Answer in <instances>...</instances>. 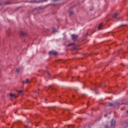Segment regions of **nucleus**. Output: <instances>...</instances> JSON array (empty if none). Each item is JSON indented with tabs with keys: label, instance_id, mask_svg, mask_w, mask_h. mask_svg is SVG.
I'll use <instances>...</instances> for the list:
<instances>
[{
	"label": "nucleus",
	"instance_id": "f257e3e1",
	"mask_svg": "<svg viewBox=\"0 0 128 128\" xmlns=\"http://www.w3.org/2000/svg\"><path fill=\"white\" fill-rule=\"evenodd\" d=\"M72 38V40H76L78 39V35H76L74 34H73L71 35Z\"/></svg>",
	"mask_w": 128,
	"mask_h": 128
},
{
	"label": "nucleus",
	"instance_id": "f03ea898",
	"mask_svg": "<svg viewBox=\"0 0 128 128\" xmlns=\"http://www.w3.org/2000/svg\"><path fill=\"white\" fill-rule=\"evenodd\" d=\"M48 0H32L30 2H46Z\"/></svg>",
	"mask_w": 128,
	"mask_h": 128
},
{
	"label": "nucleus",
	"instance_id": "7ed1b4c3",
	"mask_svg": "<svg viewBox=\"0 0 128 128\" xmlns=\"http://www.w3.org/2000/svg\"><path fill=\"white\" fill-rule=\"evenodd\" d=\"M116 126V120H112L111 122V126L112 128H114V126Z\"/></svg>",
	"mask_w": 128,
	"mask_h": 128
},
{
	"label": "nucleus",
	"instance_id": "20e7f679",
	"mask_svg": "<svg viewBox=\"0 0 128 128\" xmlns=\"http://www.w3.org/2000/svg\"><path fill=\"white\" fill-rule=\"evenodd\" d=\"M50 55L53 54L54 56H56L58 54V52L56 51H50L49 52Z\"/></svg>",
	"mask_w": 128,
	"mask_h": 128
},
{
	"label": "nucleus",
	"instance_id": "39448f33",
	"mask_svg": "<svg viewBox=\"0 0 128 128\" xmlns=\"http://www.w3.org/2000/svg\"><path fill=\"white\" fill-rule=\"evenodd\" d=\"M108 104L110 106H116V104H120L118 102H116V103H108Z\"/></svg>",
	"mask_w": 128,
	"mask_h": 128
},
{
	"label": "nucleus",
	"instance_id": "423d86ee",
	"mask_svg": "<svg viewBox=\"0 0 128 128\" xmlns=\"http://www.w3.org/2000/svg\"><path fill=\"white\" fill-rule=\"evenodd\" d=\"M119 14L118 12L115 13L112 16L113 18H115L116 20H118V16Z\"/></svg>",
	"mask_w": 128,
	"mask_h": 128
},
{
	"label": "nucleus",
	"instance_id": "0eeeda50",
	"mask_svg": "<svg viewBox=\"0 0 128 128\" xmlns=\"http://www.w3.org/2000/svg\"><path fill=\"white\" fill-rule=\"evenodd\" d=\"M10 96L13 98H18V96H16V94H14L12 93L10 94Z\"/></svg>",
	"mask_w": 128,
	"mask_h": 128
},
{
	"label": "nucleus",
	"instance_id": "6e6552de",
	"mask_svg": "<svg viewBox=\"0 0 128 128\" xmlns=\"http://www.w3.org/2000/svg\"><path fill=\"white\" fill-rule=\"evenodd\" d=\"M20 34H21V36H26V33L24 32L23 31H20Z\"/></svg>",
	"mask_w": 128,
	"mask_h": 128
},
{
	"label": "nucleus",
	"instance_id": "1a4fd4ad",
	"mask_svg": "<svg viewBox=\"0 0 128 128\" xmlns=\"http://www.w3.org/2000/svg\"><path fill=\"white\" fill-rule=\"evenodd\" d=\"M22 84H30V80H28V79H27L26 81H23Z\"/></svg>",
	"mask_w": 128,
	"mask_h": 128
},
{
	"label": "nucleus",
	"instance_id": "9d476101",
	"mask_svg": "<svg viewBox=\"0 0 128 128\" xmlns=\"http://www.w3.org/2000/svg\"><path fill=\"white\" fill-rule=\"evenodd\" d=\"M20 70H22V68H20L16 70L17 72H20Z\"/></svg>",
	"mask_w": 128,
	"mask_h": 128
},
{
	"label": "nucleus",
	"instance_id": "9b49d317",
	"mask_svg": "<svg viewBox=\"0 0 128 128\" xmlns=\"http://www.w3.org/2000/svg\"><path fill=\"white\" fill-rule=\"evenodd\" d=\"M102 24H101L99 25V26L98 28V30H102Z\"/></svg>",
	"mask_w": 128,
	"mask_h": 128
},
{
	"label": "nucleus",
	"instance_id": "f8f14e48",
	"mask_svg": "<svg viewBox=\"0 0 128 128\" xmlns=\"http://www.w3.org/2000/svg\"><path fill=\"white\" fill-rule=\"evenodd\" d=\"M76 46L75 43H70L68 45V46Z\"/></svg>",
	"mask_w": 128,
	"mask_h": 128
},
{
	"label": "nucleus",
	"instance_id": "ddd939ff",
	"mask_svg": "<svg viewBox=\"0 0 128 128\" xmlns=\"http://www.w3.org/2000/svg\"><path fill=\"white\" fill-rule=\"evenodd\" d=\"M17 92H18V94H24V92L22 90H17Z\"/></svg>",
	"mask_w": 128,
	"mask_h": 128
},
{
	"label": "nucleus",
	"instance_id": "4468645a",
	"mask_svg": "<svg viewBox=\"0 0 128 128\" xmlns=\"http://www.w3.org/2000/svg\"><path fill=\"white\" fill-rule=\"evenodd\" d=\"M70 16H72L74 14V12L72 11H70Z\"/></svg>",
	"mask_w": 128,
	"mask_h": 128
},
{
	"label": "nucleus",
	"instance_id": "2eb2a0df",
	"mask_svg": "<svg viewBox=\"0 0 128 128\" xmlns=\"http://www.w3.org/2000/svg\"><path fill=\"white\" fill-rule=\"evenodd\" d=\"M56 28H54L53 29V32H56Z\"/></svg>",
	"mask_w": 128,
	"mask_h": 128
},
{
	"label": "nucleus",
	"instance_id": "dca6fc26",
	"mask_svg": "<svg viewBox=\"0 0 128 128\" xmlns=\"http://www.w3.org/2000/svg\"><path fill=\"white\" fill-rule=\"evenodd\" d=\"M46 72H47V74H48V76H50V73L48 72V71H46Z\"/></svg>",
	"mask_w": 128,
	"mask_h": 128
},
{
	"label": "nucleus",
	"instance_id": "f3484780",
	"mask_svg": "<svg viewBox=\"0 0 128 128\" xmlns=\"http://www.w3.org/2000/svg\"><path fill=\"white\" fill-rule=\"evenodd\" d=\"M105 128H110V126H108L106 125V126H105Z\"/></svg>",
	"mask_w": 128,
	"mask_h": 128
},
{
	"label": "nucleus",
	"instance_id": "a211bd4d",
	"mask_svg": "<svg viewBox=\"0 0 128 128\" xmlns=\"http://www.w3.org/2000/svg\"><path fill=\"white\" fill-rule=\"evenodd\" d=\"M2 3L0 2V6H2Z\"/></svg>",
	"mask_w": 128,
	"mask_h": 128
},
{
	"label": "nucleus",
	"instance_id": "6ab92c4d",
	"mask_svg": "<svg viewBox=\"0 0 128 128\" xmlns=\"http://www.w3.org/2000/svg\"><path fill=\"white\" fill-rule=\"evenodd\" d=\"M34 92L36 93V92H38V91L36 90Z\"/></svg>",
	"mask_w": 128,
	"mask_h": 128
},
{
	"label": "nucleus",
	"instance_id": "aec40b11",
	"mask_svg": "<svg viewBox=\"0 0 128 128\" xmlns=\"http://www.w3.org/2000/svg\"><path fill=\"white\" fill-rule=\"evenodd\" d=\"M127 112H128V110H127Z\"/></svg>",
	"mask_w": 128,
	"mask_h": 128
},
{
	"label": "nucleus",
	"instance_id": "412c9836",
	"mask_svg": "<svg viewBox=\"0 0 128 128\" xmlns=\"http://www.w3.org/2000/svg\"><path fill=\"white\" fill-rule=\"evenodd\" d=\"M8 126H9V125H10V124H8Z\"/></svg>",
	"mask_w": 128,
	"mask_h": 128
},
{
	"label": "nucleus",
	"instance_id": "4be33fe9",
	"mask_svg": "<svg viewBox=\"0 0 128 128\" xmlns=\"http://www.w3.org/2000/svg\"><path fill=\"white\" fill-rule=\"evenodd\" d=\"M49 88H50V86H49Z\"/></svg>",
	"mask_w": 128,
	"mask_h": 128
}]
</instances>
